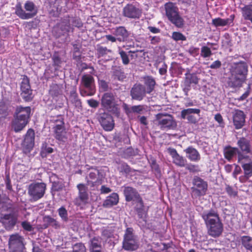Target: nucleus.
<instances>
[{
	"label": "nucleus",
	"instance_id": "6",
	"mask_svg": "<svg viewBox=\"0 0 252 252\" xmlns=\"http://www.w3.org/2000/svg\"><path fill=\"white\" fill-rule=\"evenodd\" d=\"M166 15L168 19L178 28H182L184 24V21L179 15L178 8L175 4L168 2L164 4Z\"/></svg>",
	"mask_w": 252,
	"mask_h": 252
},
{
	"label": "nucleus",
	"instance_id": "8",
	"mask_svg": "<svg viewBox=\"0 0 252 252\" xmlns=\"http://www.w3.org/2000/svg\"><path fill=\"white\" fill-rule=\"evenodd\" d=\"M193 186L190 188L192 198H199L206 194L208 183L200 177L195 176L192 179Z\"/></svg>",
	"mask_w": 252,
	"mask_h": 252
},
{
	"label": "nucleus",
	"instance_id": "51",
	"mask_svg": "<svg viewBox=\"0 0 252 252\" xmlns=\"http://www.w3.org/2000/svg\"><path fill=\"white\" fill-rule=\"evenodd\" d=\"M247 153H242L241 152H238V161L239 162L241 163L242 164L244 162L247 163L250 161H252L251 158L249 155H247ZM252 155V153H250Z\"/></svg>",
	"mask_w": 252,
	"mask_h": 252
},
{
	"label": "nucleus",
	"instance_id": "41",
	"mask_svg": "<svg viewBox=\"0 0 252 252\" xmlns=\"http://www.w3.org/2000/svg\"><path fill=\"white\" fill-rule=\"evenodd\" d=\"M9 113L10 110L8 105L3 101H0V120L6 119Z\"/></svg>",
	"mask_w": 252,
	"mask_h": 252
},
{
	"label": "nucleus",
	"instance_id": "50",
	"mask_svg": "<svg viewBox=\"0 0 252 252\" xmlns=\"http://www.w3.org/2000/svg\"><path fill=\"white\" fill-rule=\"evenodd\" d=\"M200 112V110L199 109L188 108L184 109L181 111V118L185 119L187 115H190L191 114H199Z\"/></svg>",
	"mask_w": 252,
	"mask_h": 252
},
{
	"label": "nucleus",
	"instance_id": "39",
	"mask_svg": "<svg viewBox=\"0 0 252 252\" xmlns=\"http://www.w3.org/2000/svg\"><path fill=\"white\" fill-rule=\"evenodd\" d=\"M242 13L244 19L251 22L252 27V4L247 5L243 7Z\"/></svg>",
	"mask_w": 252,
	"mask_h": 252
},
{
	"label": "nucleus",
	"instance_id": "40",
	"mask_svg": "<svg viewBox=\"0 0 252 252\" xmlns=\"http://www.w3.org/2000/svg\"><path fill=\"white\" fill-rule=\"evenodd\" d=\"M144 84L147 88L146 92L150 94L155 89L156 83L155 80L151 76H147L144 78Z\"/></svg>",
	"mask_w": 252,
	"mask_h": 252
},
{
	"label": "nucleus",
	"instance_id": "21",
	"mask_svg": "<svg viewBox=\"0 0 252 252\" xmlns=\"http://www.w3.org/2000/svg\"><path fill=\"white\" fill-rule=\"evenodd\" d=\"M79 190V194L74 201V204L78 206L85 205L89 199L88 194L86 187L84 184H79L77 186Z\"/></svg>",
	"mask_w": 252,
	"mask_h": 252
},
{
	"label": "nucleus",
	"instance_id": "33",
	"mask_svg": "<svg viewBox=\"0 0 252 252\" xmlns=\"http://www.w3.org/2000/svg\"><path fill=\"white\" fill-rule=\"evenodd\" d=\"M119 202V196L116 193H112L108 196L103 203V206L106 208L116 205Z\"/></svg>",
	"mask_w": 252,
	"mask_h": 252
},
{
	"label": "nucleus",
	"instance_id": "43",
	"mask_svg": "<svg viewBox=\"0 0 252 252\" xmlns=\"http://www.w3.org/2000/svg\"><path fill=\"white\" fill-rule=\"evenodd\" d=\"M49 94L53 97L61 95L62 94L61 86L56 84H52L50 87Z\"/></svg>",
	"mask_w": 252,
	"mask_h": 252
},
{
	"label": "nucleus",
	"instance_id": "36",
	"mask_svg": "<svg viewBox=\"0 0 252 252\" xmlns=\"http://www.w3.org/2000/svg\"><path fill=\"white\" fill-rule=\"evenodd\" d=\"M9 198L6 194L0 195V211L4 212L11 208Z\"/></svg>",
	"mask_w": 252,
	"mask_h": 252
},
{
	"label": "nucleus",
	"instance_id": "48",
	"mask_svg": "<svg viewBox=\"0 0 252 252\" xmlns=\"http://www.w3.org/2000/svg\"><path fill=\"white\" fill-rule=\"evenodd\" d=\"M134 230L131 227L126 229L124 236V240H138L137 236L134 235Z\"/></svg>",
	"mask_w": 252,
	"mask_h": 252
},
{
	"label": "nucleus",
	"instance_id": "27",
	"mask_svg": "<svg viewBox=\"0 0 252 252\" xmlns=\"http://www.w3.org/2000/svg\"><path fill=\"white\" fill-rule=\"evenodd\" d=\"M186 157L190 161L197 162L200 159V155L197 150L192 146H189L184 150Z\"/></svg>",
	"mask_w": 252,
	"mask_h": 252
},
{
	"label": "nucleus",
	"instance_id": "3",
	"mask_svg": "<svg viewBox=\"0 0 252 252\" xmlns=\"http://www.w3.org/2000/svg\"><path fill=\"white\" fill-rule=\"evenodd\" d=\"M248 74V65L244 62H240L235 63L234 74L231 80L232 85L234 87H241L246 80Z\"/></svg>",
	"mask_w": 252,
	"mask_h": 252
},
{
	"label": "nucleus",
	"instance_id": "30",
	"mask_svg": "<svg viewBox=\"0 0 252 252\" xmlns=\"http://www.w3.org/2000/svg\"><path fill=\"white\" fill-rule=\"evenodd\" d=\"M28 123L27 121L14 117L11 123L12 128L16 132H20L24 128Z\"/></svg>",
	"mask_w": 252,
	"mask_h": 252
},
{
	"label": "nucleus",
	"instance_id": "52",
	"mask_svg": "<svg viewBox=\"0 0 252 252\" xmlns=\"http://www.w3.org/2000/svg\"><path fill=\"white\" fill-rule=\"evenodd\" d=\"M59 216L64 222H67L68 220V213L66 209L63 206L58 210Z\"/></svg>",
	"mask_w": 252,
	"mask_h": 252
},
{
	"label": "nucleus",
	"instance_id": "55",
	"mask_svg": "<svg viewBox=\"0 0 252 252\" xmlns=\"http://www.w3.org/2000/svg\"><path fill=\"white\" fill-rule=\"evenodd\" d=\"M200 55L204 58L210 57L212 55L210 48L207 46H203L201 49Z\"/></svg>",
	"mask_w": 252,
	"mask_h": 252
},
{
	"label": "nucleus",
	"instance_id": "19",
	"mask_svg": "<svg viewBox=\"0 0 252 252\" xmlns=\"http://www.w3.org/2000/svg\"><path fill=\"white\" fill-rule=\"evenodd\" d=\"M34 130L32 128L29 129L22 143V147L25 153L30 152L33 148L34 144Z\"/></svg>",
	"mask_w": 252,
	"mask_h": 252
},
{
	"label": "nucleus",
	"instance_id": "34",
	"mask_svg": "<svg viewBox=\"0 0 252 252\" xmlns=\"http://www.w3.org/2000/svg\"><path fill=\"white\" fill-rule=\"evenodd\" d=\"M69 99L72 104L77 108H82V103L81 100L78 98L75 88H73L70 92Z\"/></svg>",
	"mask_w": 252,
	"mask_h": 252
},
{
	"label": "nucleus",
	"instance_id": "10",
	"mask_svg": "<svg viewBox=\"0 0 252 252\" xmlns=\"http://www.w3.org/2000/svg\"><path fill=\"white\" fill-rule=\"evenodd\" d=\"M101 105L108 111L116 115H119V109L113 93L109 92L104 93L101 99Z\"/></svg>",
	"mask_w": 252,
	"mask_h": 252
},
{
	"label": "nucleus",
	"instance_id": "53",
	"mask_svg": "<svg viewBox=\"0 0 252 252\" xmlns=\"http://www.w3.org/2000/svg\"><path fill=\"white\" fill-rule=\"evenodd\" d=\"M118 169L120 172L126 174H128L131 172V169L130 166L127 163L124 162L120 163Z\"/></svg>",
	"mask_w": 252,
	"mask_h": 252
},
{
	"label": "nucleus",
	"instance_id": "24",
	"mask_svg": "<svg viewBox=\"0 0 252 252\" xmlns=\"http://www.w3.org/2000/svg\"><path fill=\"white\" fill-rule=\"evenodd\" d=\"M168 153L173 158V162L180 167H185L187 161L183 157L180 156L174 148H168Z\"/></svg>",
	"mask_w": 252,
	"mask_h": 252
},
{
	"label": "nucleus",
	"instance_id": "61",
	"mask_svg": "<svg viewBox=\"0 0 252 252\" xmlns=\"http://www.w3.org/2000/svg\"><path fill=\"white\" fill-rule=\"evenodd\" d=\"M52 59L54 63V65L60 66L62 63V61L57 53L54 54L52 57Z\"/></svg>",
	"mask_w": 252,
	"mask_h": 252
},
{
	"label": "nucleus",
	"instance_id": "44",
	"mask_svg": "<svg viewBox=\"0 0 252 252\" xmlns=\"http://www.w3.org/2000/svg\"><path fill=\"white\" fill-rule=\"evenodd\" d=\"M242 167L244 170V173L245 177H246V180L252 176V161L247 163L244 162L242 164Z\"/></svg>",
	"mask_w": 252,
	"mask_h": 252
},
{
	"label": "nucleus",
	"instance_id": "60",
	"mask_svg": "<svg viewBox=\"0 0 252 252\" xmlns=\"http://www.w3.org/2000/svg\"><path fill=\"white\" fill-rule=\"evenodd\" d=\"M225 191L231 197H236L237 195V191L234 190L232 187L229 185H226Z\"/></svg>",
	"mask_w": 252,
	"mask_h": 252
},
{
	"label": "nucleus",
	"instance_id": "17",
	"mask_svg": "<svg viewBox=\"0 0 252 252\" xmlns=\"http://www.w3.org/2000/svg\"><path fill=\"white\" fill-rule=\"evenodd\" d=\"M147 93L145 87L140 83L134 84L130 92L132 99L138 101L142 100Z\"/></svg>",
	"mask_w": 252,
	"mask_h": 252
},
{
	"label": "nucleus",
	"instance_id": "64",
	"mask_svg": "<svg viewBox=\"0 0 252 252\" xmlns=\"http://www.w3.org/2000/svg\"><path fill=\"white\" fill-rule=\"evenodd\" d=\"M98 84L100 88L103 91H107L108 90V83L103 80H99Z\"/></svg>",
	"mask_w": 252,
	"mask_h": 252
},
{
	"label": "nucleus",
	"instance_id": "31",
	"mask_svg": "<svg viewBox=\"0 0 252 252\" xmlns=\"http://www.w3.org/2000/svg\"><path fill=\"white\" fill-rule=\"evenodd\" d=\"M124 109L126 113L128 115L131 113H135L140 114L145 109L143 105H134L131 107L128 106L126 104H124Z\"/></svg>",
	"mask_w": 252,
	"mask_h": 252
},
{
	"label": "nucleus",
	"instance_id": "2",
	"mask_svg": "<svg viewBox=\"0 0 252 252\" xmlns=\"http://www.w3.org/2000/svg\"><path fill=\"white\" fill-rule=\"evenodd\" d=\"M154 123L162 130L175 129L177 126V122L173 116L166 113L157 114Z\"/></svg>",
	"mask_w": 252,
	"mask_h": 252
},
{
	"label": "nucleus",
	"instance_id": "57",
	"mask_svg": "<svg viewBox=\"0 0 252 252\" xmlns=\"http://www.w3.org/2000/svg\"><path fill=\"white\" fill-rule=\"evenodd\" d=\"M172 38L175 41H185L186 36L180 32H174L172 33Z\"/></svg>",
	"mask_w": 252,
	"mask_h": 252
},
{
	"label": "nucleus",
	"instance_id": "5",
	"mask_svg": "<svg viewBox=\"0 0 252 252\" xmlns=\"http://www.w3.org/2000/svg\"><path fill=\"white\" fill-rule=\"evenodd\" d=\"M63 120V116L61 115L53 117L50 120V122L54 124L52 128L54 137L57 140L63 142H64L67 139Z\"/></svg>",
	"mask_w": 252,
	"mask_h": 252
},
{
	"label": "nucleus",
	"instance_id": "18",
	"mask_svg": "<svg viewBox=\"0 0 252 252\" xmlns=\"http://www.w3.org/2000/svg\"><path fill=\"white\" fill-rule=\"evenodd\" d=\"M233 125L236 129L242 128L246 123V115L240 110L235 109L232 112Z\"/></svg>",
	"mask_w": 252,
	"mask_h": 252
},
{
	"label": "nucleus",
	"instance_id": "16",
	"mask_svg": "<svg viewBox=\"0 0 252 252\" xmlns=\"http://www.w3.org/2000/svg\"><path fill=\"white\" fill-rule=\"evenodd\" d=\"M199 79L195 73L186 74V77L184 80L183 91L185 95H188V93L190 90L191 87L198 83Z\"/></svg>",
	"mask_w": 252,
	"mask_h": 252
},
{
	"label": "nucleus",
	"instance_id": "12",
	"mask_svg": "<svg viewBox=\"0 0 252 252\" xmlns=\"http://www.w3.org/2000/svg\"><path fill=\"white\" fill-rule=\"evenodd\" d=\"M97 119L101 126L105 131H111L114 127L115 123L113 117L108 112L100 113Z\"/></svg>",
	"mask_w": 252,
	"mask_h": 252
},
{
	"label": "nucleus",
	"instance_id": "28",
	"mask_svg": "<svg viewBox=\"0 0 252 252\" xmlns=\"http://www.w3.org/2000/svg\"><path fill=\"white\" fill-rule=\"evenodd\" d=\"M114 35L117 37V40L119 42L125 41L129 36L127 31L124 27L116 28L113 32Z\"/></svg>",
	"mask_w": 252,
	"mask_h": 252
},
{
	"label": "nucleus",
	"instance_id": "45",
	"mask_svg": "<svg viewBox=\"0 0 252 252\" xmlns=\"http://www.w3.org/2000/svg\"><path fill=\"white\" fill-rule=\"evenodd\" d=\"M137 204L135 207V210L137 212L139 218L144 219L147 215L146 212L144 210V205L143 201L142 200V203L141 202H137Z\"/></svg>",
	"mask_w": 252,
	"mask_h": 252
},
{
	"label": "nucleus",
	"instance_id": "13",
	"mask_svg": "<svg viewBox=\"0 0 252 252\" xmlns=\"http://www.w3.org/2000/svg\"><path fill=\"white\" fill-rule=\"evenodd\" d=\"M123 188V193L125 197L126 201L130 202L131 201L135 202H141L142 203V198L137 189L130 186H124Z\"/></svg>",
	"mask_w": 252,
	"mask_h": 252
},
{
	"label": "nucleus",
	"instance_id": "15",
	"mask_svg": "<svg viewBox=\"0 0 252 252\" xmlns=\"http://www.w3.org/2000/svg\"><path fill=\"white\" fill-rule=\"evenodd\" d=\"M142 14V10L132 3L127 4L123 9L124 16L130 19H139Z\"/></svg>",
	"mask_w": 252,
	"mask_h": 252
},
{
	"label": "nucleus",
	"instance_id": "11",
	"mask_svg": "<svg viewBox=\"0 0 252 252\" xmlns=\"http://www.w3.org/2000/svg\"><path fill=\"white\" fill-rule=\"evenodd\" d=\"M21 95L25 101H31L33 97L32 90L30 84V79L26 75L23 76L20 84Z\"/></svg>",
	"mask_w": 252,
	"mask_h": 252
},
{
	"label": "nucleus",
	"instance_id": "56",
	"mask_svg": "<svg viewBox=\"0 0 252 252\" xmlns=\"http://www.w3.org/2000/svg\"><path fill=\"white\" fill-rule=\"evenodd\" d=\"M119 54L124 65H127L129 63V59L127 53L123 50H119Z\"/></svg>",
	"mask_w": 252,
	"mask_h": 252
},
{
	"label": "nucleus",
	"instance_id": "38",
	"mask_svg": "<svg viewBox=\"0 0 252 252\" xmlns=\"http://www.w3.org/2000/svg\"><path fill=\"white\" fill-rule=\"evenodd\" d=\"M112 77L114 80L123 82L126 78V75L122 69L118 67L112 71Z\"/></svg>",
	"mask_w": 252,
	"mask_h": 252
},
{
	"label": "nucleus",
	"instance_id": "9",
	"mask_svg": "<svg viewBox=\"0 0 252 252\" xmlns=\"http://www.w3.org/2000/svg\"><path fill=\"white\" fill-rule=\"evenodd\" d=\"M5 211L9 213L4 214H1L0 217V222H1L4 228L10 230L16 224L18 218V213L15 211V209L11 206V208Z\"/></svg>",
	"mask_w": 252,
	"mask_h": 252
},
{
	"label": "nucleus",
	"instance_id": "1",
	"mask_svg": "<svg viewBox=\"0 0 252 252\" xmlns=\"http://www.w3.org/2000/svg\"><path fill=\"white\" fill-rule=\"evenodd\" d=\"M205 221L209 235L217 237L219 236L223 230V224L216 210L211 209L201 214Z\"/></svg>",
	"mask_w": 252,
	"mask_h": 252
},
{
	"label": "nucleus",
	"instance_id": "59",
	"mask_svg": "<svg viewBox=\"0 0 252 252\" xmlns=\"http://www.w3.org/2000/svg\"><path fill=\"white\" fill-rule=\"evenodd\" d=\"M95 90H87L83 87L80 89V94L83 96H92L95 93Z\"/></svg>",
	"mask_w": 252,
	"mask_h": 252
},
{
	"label": "nucleus",
	"instance_id": "4",
	"mask_svg": "<svg viewBox=\"0 0 252 252\" xmlns=\"http://www.w3.org/2000/svg\"><path fill=\"white\" fill-rule=\"evenodd\" d=\"M24 8L25 10L22 8L20 3L17 4L15 6V14L21 19H31L37 14L38 8L32 1H27L24 4Z\"/></svg>",
	"mask_w": 252,
	"mask_h": 252
},
{
	"label": "nucleus",
	"instance_id": "22",
	"mask_svg": "<svg viewBox=\"0 0 252 252\" xmlns=\"http://www.w3.org/2000/svg\"><path fill=\"white\" fill-rule=\"evenodd\" d=\"M24 241V238L18 234L10 235L8 241L9 249L24 250L25 249Z\"/></svg>",
	"mask_w": 252,
	"mask_h": 252
},
{
	"label": "nucleus",
	"instance_id": "42",
	"mask_svg": "<svg viewBox=\"0 0 252 252\" xmlns=\"http://www.w3.org/2000/svg\"><path fill=\"white\" fill-rule=\"evenodd\" d=\"M43 222L46 224V227L51 225L55 228H58L60 227L59 222L56 220L51 217L49 216H46L43 218Z\"/></svg>",
	"mask_w": 252,
	"mask_h": 252
},
{
	"label": "nucleus",
	"instance_id": "7",
	"mask_svg": "<svg viewBox=\"0 0 252 252\" xmlns=\"http://www.w3.org/2000/svg\"><path fill=\"white\" fill-rule=\"evenodd\" d=\"M27 189L30 201L36 202L44 196L46 184L43 182H34L28 186Z\"/></svg>",
	"mask_w": 252,
	"mask_h": 252
},
{
	"label": "nucleus",
	"instance_id": "58",
	"mask_svg": "<svg viewBox=\"0 0 252 252\" xmlns=\"http://www.w3.org/2000/svg\"><path fill=\"white\" fill-rule=\"evenodd\" d=\"M72 252H86V248L84 244L77 243L73 246Z\"/></svg>",
	"mask_w": 252,
	"mask_h": 252
},
{
	"label": "nucleus",
	"instance_id": "25",
	"mask_svg": "<svg viewBox=\"0 0 252 252\" xmlns=\"http://www.w3.org/2000/svg\"><path fill=\"white\" fill-rule=\"evenodd\" d=\"M99 171L97 169H95L94 171L91 172L89 175V177L91 180L87 181L88 185L94 187L101 184L102 180Z\"/></svg>",
	"mask_w": 252,
	"mask_h": 252
},
{
	"label": "nucleus",
	"instance_id": "47",
	"mask_svg": "<svg viewBox=\"0 0 252 252\" xmlns=\"http://www.w3.org/2000/svg\"><path fill=\"white\" fill-rule=\"evenodd\" d=\"M242 243L246 249L250 252H252V237L249 236H244L242 237Z\"/></svg>",
	"mask_w": 252,
	"mask_h": 252
},
{
	"label": "nucleus",
	"instance_id": "29",
	"mask_svg": "<svg viewBox=\"0 0 252 252\" xmlns=\"http://www.w3.org/2000/svg\"><path fill=\"white\" fill-rule=\"evenodd\" d=\"M237 145L242 153H252L250 141L246 138H240L237 141Z\"/></svg>",
	"mask_w": 252,
	"mask_h": 252
},
{
	"label": "nucleus",
	"instance_id": "20",
	"mask_svg": "<svg viewBox=\"0 0 252 252\" xmlns=\"http://www.w3.org/2000/svg\"><path fill=\"white\" fill-rule=\"evenodd\" d=\"M49 3V13L50 16L54 17H59L65 4V0H51Z\"/></svg>",
	"mask_w": 252,
	"mask_h": 252
},
{
	"label": "nucleus",
	"instance_id": "62",
	"mask_svg": "<svg viewBox=\"0 0 252 252\" xmlns=\"http://www.w3.org/2000/svg\"><path fill=\"white\" fill-rule=\"evenodd\" d=\"M251 89V84H249L247 88V90L245 92V93H244L241 96L238 97L237 99L238 101H243L245 100L250 95Z\"/></svg>",
	"mask_w": 252,
	"mask_h": 252
},
{
	"label": "nucleus",
	"instance_id": "37",
	"mask_svg": "<svg viewBox=\"0 0 252 252\" xmlns=\"http://www.w3.org/2000/svg\"><path fill=\"white\" fill-rule=\"evenodd\" d=\"M239 152L240 150L237 148H234L229 146L226 147L224 149V157L227 160H230L236 154L238 155V152Z\"/></svg>",
	"mask_w": 252,
	"mask_h": 252
},
{
	"label": "nucleus",
	"instance_id": "54",
	"mask_svg": "<svg viewBox=\"0 0 252 252\" xmlns=\"http://www.w3.org/2000/svg\"><path fill=\"white\" fill-rule=\"evenodd\" d=\"M96 52L98 58H100L104 56L109 52H111V51L109 49H108L106 47H102L99 45H97Z\"/></svg>",
	"mask_w": 252,
	"mask_h": 252
},
{
	"label": "nucleus",
	"instance_id": "32",
	"mask_svg": "<svg viewBox=\"0 0 252 252\" xmlns=\"http://www.w3.org/2000/svg\"><path fill=\"white\" fill-rule=\"evenodd\" d=\"M234 16L231 15L229 18L224 19L220 18H217L212 20V24L215 27H223L229 25L233 22Z\"/></svg>",
	"mask_w": 252,
	"mask_h": 252
},
{
	"label": "nucleus",
	"instance_id": "49",
	"mask_svg": "<svg viewBox=\"0 0 252 252\" xmlns=\"http://www.w3.org/2000/svg\"><path fill=\"white\" fill-rule=\"evenodd\" d=\"M64 188L65 185L63 180L61 179L52 185L51 190L52 191H61Z\"/></svg>",
	"mask_w": 252,
	"mask_h": 252
},
{
	"label": "nucleus",
	"instance_id": "26",
	"mask_svg": "<svg viewBox=\"0 0 252 252\" xmlns=\"http://www.w3.org/2000/svg\"><path fill=\"white\" fill-rule=\"evenodd\" d=\"M81 85L82 87L87 90H95L94 78L90 74H85L82 76Z\"/></svg>",
	"mask_w": 252,
	"mask_h": 252
},
{
	"label": "nucleus",
	"instance_id": "23",
	"mask_svg": "<svg viewBox=\"0 0 252 252\" xmlns=\"http://www.w3.org/2000/svg\"><path fill=\"white\" fill-rule=\"evenodd\" d=\"M31 113V108L30 107H23L20 105L16 107L13 116L29 122Z\"/></svg>",
	"mask_w": 252,
	"mask_h": 252
},
{
	"label": "nucleus",
	"instance_id": "14",
	"mask_svg": "<svg viewBox=\"0 0 252 252\" xmlns=\"http://www.w3.org/2000/svg\"><path fill=\"white\" fill-rule=\"evenodd\" d=\"M70 22H71V18L68 16H65L58 26L54 28L53 32H56L55 36L60 37L69 32L71 29Z\"/></svg>",
	"mask_w": 252,
	"mask_h": 252
},
{
	"label": "nucleus",
	"instance_id": "63",
	"mask_svg": "<svg viewBox=\"0 0 252 252\" xmlns=\"http://www.w3.org/2000/svg\"><path fill=\"white\" fill-rule=\"evenodd\" d=\"M21 226L24 229L28 231H31L33 229V228L31 223L27 221L22 222Z\"/></svg>",
	"mask_w": 252,
	"mask_h": 252
},
{
	"label": "nucleus",
	"instance_id": "46",
	"mask_svg": "<svg viewBox=\"0 0 252 252\" xmlns=\"http://www.w3.org/2000/svg\"><path fill=\"white\" fill-rule=\"evenodd\" d=\"M90 250L101 249V239L98 237H94L90 240Z\"/></svg>",
	"mask_w": 252,
	"mask_h": 252
},
{
	"label": "nucleus",
	"instance_id": "35",
	"mask_svg": "<svg viewBox=\"0 0 252 252\" xmlns=\"http://www.w3.org/2000/svg\"><path fill=\"white\" fill-rule=\"evenodd\" d=\"M138 247V240H123V248L126 251H133Z\"/></svg>",
	"mask_w": 252,
	"mask_h": 252
}]
</instances>
